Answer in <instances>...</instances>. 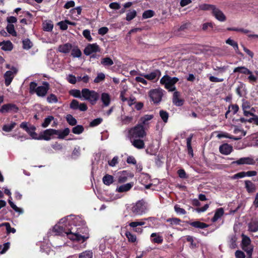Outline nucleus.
<instances>
[{"instance_id":"nucleus-1","label":"nucleus","mask_w":258,"mask_h":258,"mask_svg":"<svg viewBox=\"0 0 258 258\" xmlns=\"http://www.w3.org/2000/svg\"><path fill=\"white\" fill-rule=\"evenodd\" d=\"M85 225V221L80 217L70 215L61 219L51 232L54 235H66L71 240L83 242L89 238L88 229Z\"/></svg>"},{"instance_id":"nucleus-2","label":"nucleus","mask_w":258,"mask_h":258,"mask_svg":"<svg viewBox=\"0 0 258 258\" xmlns=\"http://www.w3.org/2000/svg\"><path fill=\"white\" fill-rule=\"evenodd\" d=\"M178 81L179 79L177 77H170L168 75H165L161 79L160 83L169 91L172 92L176 90L175 84Z\"/></svg>"},{"instance_id":"nucleus-3","label":"nucleus","mask_w":258,"mask_h":258,"mask_svg":"<svg viewBox=\"0 0 258 258\" xmlns=\"http://www.w3.org/2000/svg\"><path fill=\"white\" fill-rule=\"evenodd\" d=\"M82 99L88 100L92 105H94L99 98V94L94 91L85 88L82 90Z\"/></svg>"},{"instance_id":"nucleus-4","label":"nucleus","mask_w":258,"mask_h":258,"mask_svg":"<svg viewBox=\"0 0 258 258\" xmlns=\"http://www.w3.org/2000/svg\"><path fill=\"white\" fill-rule=\"evenodd\" d=\"M147 210V203L141 200L133 205L131 211L135 215H142L146 213Z\"/></svg>"},{"instance_id":"nucleus-5","label":"nucleus","mask_w":258,"mask_h":258,"mask_svg":"<svg viewBox=\"0 0 258 258\" xmlns=\"http://www.w3.org/2000/svg\"><path fill=\"white\" fill-rule=\"evenodd\" d=\"M146 134L143 126L140 123L130 129L128 131V136L131 139L137 138H143L146 136Z\"/></svg>"},{"instance_id":"nucleus-6","label":"nucleus","mask_w":258,"mask_h":258,"mask_svg":"<svg viewBox=\"0 0 258 258\" xmlns=\"http://www.w3.org/2000/svg\"><path fill=\"white\" fill-rule=\"evenodd\" d=\"M164 90L161 88L152 89L149 92V96L154 103H159L163 95Z\"/></svg>"},{"instance_id":"nucleus-7","label":"nucleus","mask_w":258,"mask_h":258,"mask_svg":"<svg viewBox=\"0 0 258 258\" xmlns=\"http://www.w3.org/2000/svg\"><path fill=\"white\" fill-rule=\"evenodd\" d=\"M242 109L245 116H254L255 109L251 106L250 103L247 100H242Z\"/></svg>"},{"instance_id":"nucleus-8","label":"nucleus","mask_w":258,"mask_h":258,"mask_svg":"<svg viewBox=\"0 0 258 258\" xmlns=\"http://www.w3.org/2000/svg\"><path fill=\"white\" fill-rule=\"evenodd\" d=\"M255 164V160L252 156L244 157L238 159L232 162V164L237 165H254Z\"/></svg>"},{"instance_id":"nucleus-9","label":"nucleus","mask_w":258,"mask_h":258,"mask_svg":"<svg viewBox=\"0 0 258 258\" xmlns=\"http://www.w3.org/2000/svg\"><path fill=\"white\" fill-rule=\"evenodd\" d=\"M57 130L54 129H47L43 132H41L39 137L37 138V140H50L53 135H55V134L57 133Z\"/></svg>"},{"instance_id":"nucleus-10","label":"nucleus","mask_w":258,"mask_h":258,"mask_svg":"<svg viewBox=\"0 0 258 258\" xmlns=\"http://www.w3.org/2000/svg\"><path fill=\"white\" fill-rule=\"evenodd\" d=\"M17 71V69L13 67L11 70L8 71L5 73L4 77L5 79V84L6 86H9L11 84Z\"/></svg>"},{"instance_id":"nucleus-11","label":"nucleus","mask_w":258,"mask_h":258,"mask_svg":"<svg viewBox=\"0 0 258 258\" xmlns=\"http://www.w3.org/2000/svg\"><path fill=\"white\" fill-rule=\"evenodd\" d=\"M161 75V72L159 70H155L150 73L144 74V77L148 80L155 82L158 80Z\"/></svg>"},{"instance_id":"nucleus-12","label":"nucleus","mask_w":258,"mask_h":258,"mask_svg":"<svg viewBox=\"0 0 258 258\" xmlns=\"http://www.w3.org/2000/svg\"><path fill=\"white\" fill-rule=\"evenodd\" d=\"M18 107L14 104L8 103L3 105L0 109V113H5L9 112H17Z\"/></svg>"},{"instance_id":"nucleus-13","label":"nucleus","mask_w":258,"mask_h":258,"mask_svg":"<svg viewBox=\"0 0 258 258\" xmlns=\"http://www.w3.org/2000/svg\"><path fill=\"white\" fill-rule=\"evenodd\" d=\"M100 51L99 46L96 43L89 44L84 49V53L86 55H89L93 53Z\"/></svg>"},{"instance_id":"nucleus-14","label":"nucleus","mask_w":258,"mask_h":258,"mask_svg":"<svg viewBox=\"0 0 258 258\" xmlns=\"http://www.w3.org/2000/svg\"><path fill=\"white\" fill-rule=\"evenodd\" d=\"M49 88V84L47 82H44L43 86L37 87L35 93L39 97H44L46 94Z\"/></svg>"},{"instance_id":"nucleus-15","label":"nucleus","mask_w":258,"mask_h":258,"mask_svg":"<svg viewBox=\"0 0 258 258\" xmlns=\"http://www.w3.org/2000/svg\"><path fill=\"white\" fill-rule=\"evenodd\" d=\"M212 14L215 18L220 22H224L226 20V17L224 14L216 7L213 9Z\"/></svg>"},{"instance_id":"nucleus-16","label":"nucleus","mask_w":258,"mask_h":258,"mask_svg":"<svg viewBox=\"0 0 258 258\" xmlns=\"http://www.w3.org/2000/svg\"><path fill=\"white\" fill-rule=\"evenodd\" d=\"M219 151L221 154L227 155L232 152L233 147L228 144H224L220 146Z\"/></svg>"},{"instance_id":"nucleus-17","label":"nucleus","mask_w":258,"mask_h":258,"mask_svg":"<svg viewBox=\"0 0 258 258\" xmlns=\"http://www.w3.org/2000/svg\"><path fill=\"white\" fill-rule=\"evenodd\" d=\"M133 182H130L124 184H122L118 186L116 189V191L118 192H126L130 190L131 189V188L133 186Z\"/></svg>"},{"instance_id":"nucleus-18","label":"nucleus","mask_w":258,"mask_h":258,"mask_svg":"<svg viewBox=\"0 0 258 258\" xmlns=\"http://www.w3.org/2000/svg\"><path fill=\"white\" fill-rule=\"evenodd\" d=\"M179 96L180 93L178 92L175 91L174 92L172 101L173 103L177 106H180L182 105L183 103V100L179 98Z\"/></svg>"},{"instance_id":"nucleus-19","label":"nucleus","mask_w":258,"mask_h":258,"mask_svg":"<svg viewBox=\"0 0 258 258\" xmlns=\"http://www.w3.org/2000/svg\"><path fill=\"white\" fill-rule=\"evenodd\" d=\"M145 224L144 222L142 221H135L131 222L129 225L134 228V230L135 232L141 233L142 232V229L140 227H138L139 226H142Z\"/></svg>"},{"instance_id":"nucleus-20","label":"nucleus","mask_w":258,"mask_h":258,"mask_svg":"<svg viewBox=\"0 0 258 258\" xmlns=\"http://www.w3.org/2000/svg\"><path fill=\"white\" fill-rule=\"evenodd\" d=\"M72 48V45L70 43H66L60 45L58 47V50L63 53H68Z\"/></svg>"},{"instance_id":"nucleus-21","label":"nucleus","mask_w":258,"mask_h":258,"mask_svg":"<svg viewBox=\"0 0 258 258\" xmlns=\"http://www.w3.org/2000/svg\"><path fill=\"white\" fill-rule=\"evenodd\" d=\"M153 118V115L151 114H147L145 115L143 117H142L140 119L141 125H147L149 124L150 121Z\"/></svg>"},{"instance_id":"nucleus-22","label":"nucleus","mask_w":258,"mask_h":258,"mask_svg":"<svg viewBox=\"0 0 258 258\" xmlns=\"http://www.w3.org/2000/svg\"><path fill=\"white\" fill-rule=\"evenodd\" d=\"M101 101L105 106H108L110 103V96L106 93H103L101 97Z\"/></svg>"},{"instance_id":"nucleus-23","label":"nucleus","mask_w":258,"mask_h":258,"mask_svg":"<svg viewBox=\"0 0 258 258\" xmlns=\"http://www.w3.org/2000/svg\"><path fill=\"white\" fill-rule=\"evenodd\" d=\"M224 214V210L223 208H220L218 209L215 213L213 218L212 219L213 222H215L219 219H220Z\"/></svg>"},{"instance_id":"nucleus-24","label":"nucleus","mask_w":258,"mask_h":258,"mask_svg":"<svg viewBox=\"0 0 258 258\" xmlns=\"http://www.w3.org/2000/svg\"><path fill=\"white\" fill-rule=\"evenodd\" d=\"M35 129L36 128L34 126L30 125L29 127L27 128L25 131L29 134L32 139L37 140L38 137L37 134L35 132Z\"/></svg>"},{"instance_id":"nucleus-25","label":"nucleus","mask_w":258,"mask_h":258,"mask_svg":"<svg viewBox=\"0 0 258 258\" xmlns=\"http://www.w3.org/2000/svg\"><path fill=\"white\" fill-rule=\"evenodd\" d=\"M245 187L248 192H253L255 190L254 184L250 180L245 181Z\"/></svg>"},{"instance_id":"nucleus-26","label":"nucleus","mask_w":258,"mask_h":258,"mask_svg":"<svg viewBox=\"0 0 258 258\" xmlns=\"http://www.w3.org/2000/svg\"><path fill=\"white\" fill-rule=\"evenodd\" d=\"M151 237L152 238V241L154 243L160 244L163 241V237L159 234L156 233H152Z\"/></svg>"},{"instance_id":"nucleus-27","label":"nucleus","mask_w":258,"mask_h":258,"mask_svg":"<svg viewBox=\"0 0 258 258\" xmlns=\"http://www.w3.org/2000/svg\"><path fill=\"white\" fill-rule=\"evenodd\" d=\"M249 230L251 232L258 231V221L256 220H252L248 224Z\"/></svg>"},{"instance_id":"nucleus-28","label":"nucleus","mask_w":258,"mask_h":258,"mask_svg":"<svg viewBox=\"0 0 258 258\" xmlns=\"http://www.w3.org/2000/svg\"><path fill=\"white\" fill-rule=\"evenodd\" d=\"M57 133L55 134V135L58 136V138L62 139L65 137L68 136L70 133V130L69 128H66L63 130H57Z\"/></svg>"},{"instance_id":"nucleus-29","label":"nucleus","mask_w":258,"mask_h":258,"mask_svg":"<svg viewBox=\"0 0 258 258\" xmlns=\"http://www.w3.org/2000/svg\"><path fill=\"white\" fill-rule=\"evenodd\" d=\"M132 145L136 148L141 149L145 147V144L143 140L140 139H136L132 141Z\"/></svg>"},{"instance_id":"nucleus-30","label":"nucleus","mask_w":258,"mask_h":258,"mask_svg":"<svg viewBox=\"0 0 258 258\" xmlns=\"http://www.w3.org/2000/svg\"><path fill=\"white\" fill-rule=\"evenodd\" d=\"M190 225L195 228L200 229H204L208 227V225L205 223L201 222L200 221H195L190 223Z\"/></svg>"},{"instance_id":"nucleus-31","label":"nucleus","mask_w":258,"mask_h":258,"mask_svg":"<svg viewBox=\"0 0 258 258\" xmlns=\"http://www.w3.org/2000/svg\"><path fill=\"white\" fill-rule=\"evenodd\" d=\"M226 43L232 46L238 54L241 55H242L241 53H239L238 52V46L236 42L231 39V38H228L227 40H226Z\"/></svg>"},{"instance_id":"nucleus-32","label":"nucleus","mask_w":258,"mask_h":258,"mask_svg":"<svg viewBox=\"0 0 258 258\" xmlns=\"http://www.w3.org/2000/svg\"><path fill=\"white\" fill-rule=\"evenodd\" d=\"M0 46H1L2 49L6 51L11 50L13 48V44L9 41L0 43Z\"/></svg>"},{"instance_id":"nucleus-33","label":"nucleus","mask_w":258,"mask_h":258,"mask_svg":"<svg viewBox=\"0 0 258 258\" xmlns=\"http://www.w3.org/2000/svg\"><path fill=\"white\" fill-rule=\"evenodd\" d=\"M217 137L219 139H221L222 138H226L230 139H233L234 140H238L241 138V137H234L233 136L229 135L228 133H219L217 135Z\"/></svg>"},{"instance_id":"nucleus-34","label":"nucleus","mask_w":258,"mask_h":258,"mask_svg":"<svg viewBox=\"0 0 258 258\" xmlns=\"http://www.w3.org/2000/svg\"><path fill=\"white\" fill-rule=\"evenodd\" d=\"M234 73L239 72L243 74H250V71L245 67H238L233 70Z\"/></svg>"},{"instance_id":"nucleus-35","label":"nucleus","mask_w":258,"mask_h":258,"mask_svg":"<svg viewBox=\"0 0 258 258\" xmlns=\"http://www.w3.org/2000/svg\"><path fill=\"white\" fill-rule=\"evenodd\" d=\"M103 183L107 185H109L113 182V177L109 174H106L102 179Z\"/></svg>"},{"instance_id":"nucleus-36","label":"nucleus","mask_w":258,"mask_h":258,"mask_svg":"<svg viewBox=\"0 0 258 258\" xmlns=\"http://www.w3.org/2000/svg\"><path fill=\"white\" fill-rule=\"evenodd\" d=\"M144 74H141L140 76L136 77L135 78V80L137 82L141 83L145 86L149 85V86H150V84L146 80V79L144 77Z\"/></svg>"},{"instance_id":"nucleus-37","label":"nucleus","mask_w":258,"mask_h":258,"mask_svg":"<svg viewBox=\"0 0 258 258\" xmlns=\"http://www.w3.org/2000/svg\"><path fill=\"white\" fill-rule=\"evenodd\" d=\"M239 110V107L237 104H232L229 106V110L226 112L225 116L227 117L228 114L230 112H233V114L236 113Z\"/></svg>"},{"instance_id":"nucleus-38","label":"nucleus","mask_w":258,"mask_h":258,"mask_svg":"<svg viewBox=\"0 0 258 258\" xmlns=\"http://www.w3.org/2000/svg\"><path fill=\"white\" fill-rule=\"evenodd\" d=\"M101 63L105 67L111 66L113 64V61L110 57H106L101 59Z\"/></svg>"},{"instance_id":"nucleus-39","label":"nucleus","mask_w":258,"mask_h":258,"mask_svg":"<svg viewBox=\"0 0 258 258\" xmlns=\"http://www.w3.org/2000/svg\"><path fill=\"white\" fill-rule=\"evenodd\" d=\"M16 123L15 122H12L10 124H5L2 127V130L6 132H11L16 126Z\"/></svg>"},{"instance_id":"nucleus-40","label":"nucleus","mask_w":258,"mask_h":258,"mask_svg":"<svg viewBox=\"0 0 258 258\" xmlns=\"http://www.w3.org/2000/svg\"><path fill=\"white\" fill-rule=\"evenodd\" d=\"M71 54L74 57H80L82 55V52L78 47H72Z\"/></svg>"},{"instance_id":"nucleus-41","label":"nucleus","mask_w":258,"mask_h":258,"mask_svg":"<svg viewBox=\"0 0 258 258\" xmlns=\"http://www.w3.org/2000/svg\"><path fill=\"white\" fill-rule=\"evenodd\" d=\"M8 203L10 204L11 207L16 212L20 214L23 213V210L21 208L18 207L12 201L8 200Z\"/></svg>"},{"instance_id":"nucleus-42","label":"nucleus","mask_w":258,"mask_h":258,"mask_svg":"<svg viewBox=\"0 0 258 258\" xmlns=\"http://www.w3.org/2000/svg\"><path fill=\"white\" fill-rule=\"evenodd\" d=\"M8 203L10 204L11 207L16 212L20 214L23 213V210L21 208L18 207L12 201L8 200Z\"/></svg>"},{"instance_id":"nucleus-43","label":"nucleus","mask_w":258,"mask_h":258,"mask_svg":"<svg viewBox=\"0 0 258 258\" xmlns=\"http://www.w3.org/2000/svg\"><path fill=\"white\" fill-rule=\"evenodd\" d=\"M54 119V118L52 116L50 115L47 116L44 119V121L42 123V126L44 128L47 127Z\"/></svg>"},{"instance_id":"nucleus-44","label":"nucleus","mask_w":258,"mask_h":258,"mask_svg":"<svg viewBox=\"0 0 258 258\" xmlns=\"http://www.w3.org/2000/svg\"><path fill=\"white\" fill-rule=\"evenodd\" d=\"M93 253L91 250H86L79 255V258H92Z\"/></svg>"},{"instance_id":"nucleus-45","label":"nucleus","mask_w":258,"mask_h":258,"mask_svg":"<svg viewBox=\"0 0 258 258\" xmlns=\"http://www.w3.org/2000/svg\"><path fill=\"white\" fill-rule=\"evenodd\" d=\"M216 6L213 5H209V4H203L200 6V8L202 10H209L211 11L212 12L213 11V9H214Z\"/></svg>"},{"instance_id":"nucleus-46","label":"nucleus","mask_w":258,"mask_h":258,"mask_svg":"<svg viewBox=\"0 0 258 258\" xmlns=\"http://www.w3.org/2000/svg\"><path fill=\"white\" fill-rule=\"evenodd\" d=\"M70 94L75 97L82 99V91H80L79 90L73 89L70 91Z\"/></svg>"},{"instance_id":"nucleus-47","label":"nucleus","mask_w":258,"mask_h":258,"mask_svg":"<svg viewBox=\"0 0 258 258\" xmlns=\"http://www.w3.org/2000/svg\"><path fill=\"white\" fill-rule=\"evenodd\" d=\"M137 16V12L135 10L130 11L126 14V20L130 21L133 20Z\"/></svg>"},{"instance_id":"nucleus-48","label":"nucleus","mask_w":258,"mask_h":258,"mask_svg":"<svg viewBox=\"0 0 258 258\" xmlns=\"http://www.w3.org/2000/svg\"><path fill=\"white\" fill-rule=\"evenodd\" d=\"M84 131V127L82 125H78L74 127L72 129V132L75 134L79 135Z\"/></svg>"},{"instance_id":"nucleus-49","label":"nucleus","mask_w":258,"mask_h":258,"mask_svg":"<svg viewBox=\"0 0 258 258\" xmlns=\"http://www.w3.org/2000/svg\"><path fill=\"white\" fill-rule=\"evenodd\" d=\"M159 114H160V116L161 117V118H162L163 121L165 123H166L168 121V119L169 117V114H168V112L162 110L160 111Z\"/></svg>"},{"instance_id":"nucleus-50","label":"nucleus","mask_w":258,"mask_h":258,"mask_svg":"<svg viewBox=\"0 0 258 258\" xmlns=\"http://www.w3.org/2000/svg\"><path fill=\"white\" fill-rule=\"evenodd\" d=\"M125 235L130 242H135L136 241L137 238L136 235L132 234L130 232L126 231Z\"/></svg>"},{"instance_id":"nucleus-51","label":"nucleus","mask_w":258,"mask_h":258,"mask_svg":"<svg viewBox=\"0 0 258 258\" xmlns=\"http://www.w3.org/2000/svg\"><path fill=\"white\" fill-rule=\"evenodd\" d=\"M105 74L102 73H100L97 74V77L94 80V82L95 83H99L105 79Z\"/></svg>"},{"instance_id":"nucleus-52","label":"nucleus","mask_w":258,"mask_h":258,"mask_svg":"<svg viewBox=\"0 0 258 258\" xmlns=\"http://www.w3.org/2000/svg\"><path fill=\"white\" fill-rule=\"evenodd\" d=\"M154 15V12L152 10H149L145 11L143 14V18L144 19H148L152 17Z\"/></svg>"},{"instance_id":"nucleus-53","label":"nucleus","mask_w":258,"mask_h":258,"mask_svg":"<svg viewBox=\"0 0 258 258\" xmlns=\"http://www.w3.org/2000/svg\"><path fill=\"white\" fill-rule=\"evenodd\" d=\"M227 30L229 31H237V32H241L244 34H248L250 32V31L247 29H243V28H234V27L228 28Z\"/></svg>"},{"instance_id":"nucleus-54","label":"nucleus","mask_w":258,"mask_h":258,"mask_svg":"<svg viewBox=\"0 0 258 258\" xmlns=\"http://www.w3.org/2000/svg\"><path fill=\"white\" fill-rule=\"evenodd\" d=\"M251 244V240L250 238L244 235H242V246H247L250 245Z\"/></svg>"},{"instance_id":"nucleus-55","label":"nucleus","mask_w":258,"mask_h":258,"mask_svg":"<svg viewBox=\"0 0 258 258\" xmlns=\"http://www.w3.org/2000/svg\"><path fill=\"white\" fill-rule=\"evenodd\" d=\"M242 249L246 252L247 254L249 255V258L251 257L252 252L253 251V247L252 245H247V246H243Z\"/></svg>"},{"instance_id":"nucleus-56","label":"nucleus","mask_w":258,"mask_h":258,"mask_svg":"<svg viewBox=\"0 0 258 258\" xmlns=\"http://www.w3.org/2000/svg\"><path fill=\"white\" fill-rule=\"evenodd\" d=\"M66 118L68 123L71 125H74L77 123L76 119L72 115H68Z\"/></svg>"},{"instance_id":"nucleus-57","label":"nucleus","mask_w":258,"mask_h":258,"mask_svg":"<svg viewBox=\"0 0 258 258\" xmlns=\"http://www.w3.org/2000/svg\"><path fill=\"white\" fill-rule=\"evenodd\" d=\"M244 89V86L241 83L236 88V92L239 97H241L242 96Z\"/></svg>"},{"instance_id":"nucleus-58","label":"nucleus","mask_w":258,"mask_h":258,"mask_svg":"<svg viewBox=\"0 0 258 258\" xmlns=\"http://www.w3.org/2000/svg\"><path fill=\"white\" fill-rule=\"evenodd\" d=\"M7 31L13 36H16V32L15 30L14 26L13 24H8L7 27Z\"/></svg>"},{"instance_id":"nucleus-59","label":"nucleus","mask_w":258,"mask_h":258,"mask_svg":"<svg viewBox=\"0 0 258 258\" xmlns=\"http://www.w3.org/2000/svg\"><path fill=\"white\" fill-rule=\"evenodd\" d=\"M23 48L26 49H30L32 46V43L28 39H26L23 41Z\"/></svg>"},{"instance_id":"nucleus-60","label":"nucleus","mask_w":258,"mask_h":258,"mask_svg":"<svg viewBox=\"0 0 258 258\" xmlns=\"http://www.w3.org/2000/svg\"><path fill=\"white\" fill-rule=\"evenodd\" d=\"M133 120V117L129 116H122L121 118V122L123 124H127L130 123Z\"/></svg>"},{"instance_id":"nucleus-61","label":"nucleus","mask_w":258,"mask_h":258,"mask_svg":"<svg viewBox=\"0 0 258 258\" xmlns=\"http://www.w3.org/2000/svg\"><path fill=\"white\" fill-rule=\"evenodd\" d=\"M53 27V24L51 22H45L43 23V29L46 31H50Z\"/></svg>"},{"instance_id":"nucleus-62","label":"nucleus","mask_w":258,"mask_h":258,"mask_svg":"<svg viewBox=\"0 0 258 258\" xmlns=\"http://www.w3.org/2000/svg\"><path fill=\"white\" fill-rule=\"evenodd\" d=\"M47 100L49 103H56L58 101L56 96L52 94L47 97Z\"/></svg>"},{"instance_id":"nucleus-63","label":"nucleus","mask_w":258,"mask_h":258,"mask_svg":"<svg viewBox=\"0 0 258 258\" xmlns=\"http://www.w3.org/2000/svg\"><path fill=\"white\" fill-rule=\"evenodd\" d=\"M175 211L177 214L184 215L186 214V211L184 209L181 208L178 205H176L174 206Z\"/></svg>"},{"instance_id":"nucleus-64","label":"nucleus","mask_w":258,"mask_h":258,"mask_svg":"<svg viewBox=\"0 0 258 258\" xmlns=\"http://www.w3.org/2000/svg\"><path fill=\"white\" fill-rule=\"evenodd\" d=\"M67 80L70 83L72 84H75L77 82V78L71 74L67 76Z\"/></svg>"}]
</instances>
